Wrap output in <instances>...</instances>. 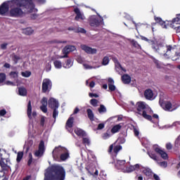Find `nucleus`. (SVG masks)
Masks as SVG:
<instances>
[{"label": "nucleus", "instance_id": "nucleus-25", "mask_svg": "<svg viewBox=\"0 0 180 180\" xmlns=\"http://www.w3.org/2000/svg\"><path fill=\"white\" fill-rule=\"evenodd\" d=\"M174 92L180 91V80H176L172 83Z\"/></svg>", "mask_w": 180, "mask_h": 180}, {"label": "nucleus", "instance_id": "nucleus-54", "mask_svg": "<svg viewBox=\"0 0 180 180\" xmlns=\"http://www.w3.org/2000/svg\"><path fill=\"white\" fill-rule=\"evenodd\" d=\"M141 40H144L145 41H148V43H149V44H151V46H153V43L151 41H151V40L147 39L146 37H141Z\"/></svg>", "mask_w": 180, "mask_h": 180}, {"label": "nucleus", "instance_id": "nucleus-27", "mask_svg": "<svg viewBox=\"0 0 180 180\" xmlns=\"http://www.w3.org/2000/svg\"><path fill=\"white\" fill-rule=\"evenodd\" d=\"M122 81L123 84H129L131 82V77L129 75H124L122 76Z\"/></svg>", "mask_w": 180, "mask_h": 180}, {"label": "nucleus", "instance_id": "nucleus-28", "mask_svg": "<svg viewBox=\"0 0 180 180\" xmlns=\"http://www.w3.org/2000/svg\"><path fill=\"white\" fill-rule=\"evenodd\" d=\"M91 175L93 178V180H98V176L99 175V172L98 171V169H93L91 170Z\"/></svg>", "mask_w": 180, "mask_h": 180}, {"label": "nucleus", "instance_id": "nucleus-5", "mask_svg": "<svg viewBox=\"0 0 180 180\" xmlns=\"http://www.w3.org/2000/svg\"><path fill=\"white\" fill-rule=\"evenodd\" d=\"M156 23L160 25L163 29H167L168 26L172 27L176 31V33H180V14L176 18H174L172 21H164L158 17L155 18Z\"/></svg>", "mask_w": 180, "mask_h": 180}, {"label": "nucleus", "instance_id": "nucleus-2", "mask_svg": "<svg viewBox=\"0 0 180 180\" xmlns=\"http://www.w3.org/2000/svg\"><path fill=\"white\" fill-rule=\"evenodd\" d=\"M136 106L137 110L136 113H138V115H141L144 119H146V120H149L153 123H154L153 119H155L156 122H158V115L154 114L150 106L146 105V103L139 101L136 103Z\"/></svg>", "mask_w": 180, "mask_h": 180}, {"label": "nucleus", "instance_id": "nucleus-43", "mask_svg": "<svg viewBox=\"0 0 180 180\" xmlns=\"http://www.w3.org/2000/svg\"><path fill=\"white\" fill-rule=\"evenodd\" d=\"M75 33H83V34H85V33H86V30H85V29H84L82 27H79V28L76 29V30L75 31Z\"/></svg>", "mask_w": 180, "mask_h": 180}, {"label": "nucleus", "instance_id": "nucleus-52", "mask_svg": "<svg viewBox=\"0 0 180 180\" xmlns=\"http://www.w3.org/2000/svg\"><path fill=\"white\" fill-rule=\"evenodd\" d=\"M134 133L136 137H139V134H140V131H139V129L137 127H134Z\"/></svg>", "mask_w": 180, "mask_h": 180}, {"label": "nucleus", "instance_id": "nucleus-10", "mask_svg": "<svg viewBox=\"0 0 180 180\" xmlns=\"http://www.w3.org/2000/svg\"><path fill=\"white\" fill-rule=\"evenodd\" d=\"M55 153H63L60 155V159L61 161H65L66 160H68L70 158V153H68V150L66 148H56L54 150Z\"/></svg>", "mask_w": 180, "mask_h": 180}, {"label": "nucleus", "instance_id": "nucleus-3", "mask_svg": "<svg viewBox=\"0 0 180 180\" xmlns=\"http://www.w3.org/2000/svg\"><path fill=\"white\" fill-rule=\"evenodd\" d=\"M153 150L148 152V154L152 160L156 161L157 164L162 168H167L168 167V163L165 161L163 162H158V158L156 154L160 155V157L163 160H168V154L161 147L158 146V145H155L153 147ZM156 153V154H155Z\"/></svg>", "mask_w": 180, "mask_h": 180}, {"label": "nucleus", "instance_id": "nucleus-26", "mask_svg": "<svg viewBox=\"0 0 180 180\" xmlns=\"http://www.w3.org/2000/svg\"><path fill=\"white\" fill-rule=\"evenodd\" d=\"M62 53L64 56H60V58H68V54H70V51L67 46L63 48Z\"/></svg>", "mask_w": 180, "mask_h": 180}, {"label": "nucleus", "instance_id": "nucleus-50", "mask_svg": "<svg viewBox=\"0 0 180 180\" xmlns=\"http://www.w3.org/2000/svg\"><path fill=\"white\" fill-rule=\"evenodd\" d=\"M120 150H122V146H117L114 148V152L115 154H117Z\"/></svg>", "mask_w": 180, "mask_h": 180}, {"label": "nucleus", "instance_id": "nucleus-47", "mask_svg": "<svg viewBox=\"0 0 180 180\" xmlns=\"http://www.w3.org/2000/svg\"><path fill=\"white\" fill-rule=\"evenodd\" d=\"M41 106H47V98L43 97L41 101Z\"/></svg>", "mask_w": 180, "mask_h": 180}, {"label": "nucleus", "instance_id": "nucleus-29", "mask_svg": "<svg viewBox=\"0 0 180 180\" xmlns=\"http://www.w3.org/2000/svg\"><path fill=\"white\" fill-rule=\"evenodd\" d=\"M108 82H109L108 88H109L110 91H115L116 86H115V84H115V81H113V79L109 78Z\"/></svg>", "mask_w": 180, "mask_h": 180}, {"label": "nucleus", "instance_id": "nucleus-62", "mask_svg": "<svg viewBox=\"0 0 180 180\" xmlns=\"http://www.w3.org/2000/svg\"><path fill=\"white\" fill-rule=\"evenodd\" d=\"M6 115V110L2 109L0 110V116H5Z\"/></svg>", "mask_w": 180, "mask_h": 180}, {"label": "nucleus", "instance_id": "nucleus-6", "mask_svg": "<svg viewBox=\"0 0 180 180\" xmlns=\"http://www.w3.org/2000/svg\"><path fill=\"white\" fill-rule=\"evenodd\" d=\"M13 4H15L16 6L22 8V9H34V4L33 0H13Z\"/></svg>", "mask_w": 180, "mask_h": 180}, {"label": "nucleus", "instance_id": "nucleus-51", "mask_svg": "<svg viewBox=\"0 0 180 180\" xmlns=\"http://www.w3.org/2000/svg\"><path fill=\"white\" fill-rule=\"evenodd\" d=\"M40 110L44 113H47V105H41L40 106Z\"/></svg>", "mask_w": 180, "mask_h": 180}, {"label": "nucleus", "instance_id": "nucleus-30", "mask_svg": "<svg viewBox=\"0 0 180 180\" xmlns=\"http://www.w3.org/2000/svg\"><path fill=\"white\" fill-rule=\"evenodd\" d=\"M120 129H122V124H117L112 127V128L111 129V133H112L113 134H115V133H118Z\"/></svg>", "mask_w": 180, "mask_h": 180}, {"label": "nucleus", "instance_id": "nucleus-35", "mask_svg": "<svg viewBox=\"0 0 180 180\" xmlns=\"http://www.w3.org/2000/svg\"><path fill=\"white\" fill-rule=\"evenodd\" d=\"M72 66V62L71 61V59H68L65 63L63 64L64 68H71Z\"/></svg>", "mask_w": 180, "mask_h": 180}, {"label": "nucleus", "instance_id": "nucleus-56", "mask_svg": "<svg viewBox=\"0 0 180 180\" xmlns=\"http://www.w3.org/2000/svg\"><path fill=\"white\" fill-rule=\"evenodd\" d=\"M45 122H46V119H44V117H42L40 120V126H41V127H44Z\"/></svg>", "mask_w": 180, "mask_h": 180}, {"label": "nucleus", "instance_id": "nucleus-38", "mask_svg": "<svg viewBox=\"0 0 180 180\" xmlns=\"http://www.w3.org/2000/svg\"><path fill=\"white\" fill-rule=\"evenodd\" d=\"M54 67L58 69H60L63 68V63L60 60H55L53 62Z\"/></svg>", "mask_w": 180, "mask_h": 180}, {"label": "nucleus", "instance_id": "nucleus-63", "mask_svg": "<svg viewBox=\"0 0 180 180\" xmlns=\"http://www.w3.org/2000/svg\"><path fill=\"white\" fill-rule=\"evenodd\" d=\"M7 47H8V44H2L1 45V50H6Z\"/></svg>", "mask_w": 180, "mask_h": 180}, {"label": "nucleus", "instance_id": "nucleus-45", "mask_svg": "<svg viewBox=\"0 0 180 180\" xmlns=\"http://www.w3.org/2000/svg\"><path fill=\"white\" fill-rule=\"evenodd\" d=\"M102 64L103 65H108V64H109V57L108 56L104 57L103 59Z\"/></svg>", "mask_w": 180, "mask_h": 180}, {"label": "nucleus", "instance_id": "nucleus-18", "mask_svg": "<svg viewBox=\"0 0 180 180\" xmlns=\"http://www.w3.org/2000/svg\"><path fill=\"white\" fill-rule=\"evenodd\" d=\"M49 106L51 109H58V101L54 98H51L49 100Z\"/></svg>", "mask_w": 180, "mask_h": 180}, {"label": "nucleus", "instance_id": "nucleus-17", "mask_svg": "<svg viewBox=\"0 0 180 180\" xmlns=\"http://www.w3.org/2000/svg\"><path fill=\"white\" fill-rule=\"evenodd\" d=\"M112 60L114 61V63L115 64V70H116V71H117V72H119V74H122V72H120V71H123L124 72H126V69H124V68H123V67H122V65L119 63V60H117V58H112Z\"/></svg>", "mask_w": 180, "mask_h": 180}, {"label": "nucleus", "instance_id": "nucleus-53", "mask_svg": "<svg viewBox=\"0 0 180 180\" xmlns=\"http://www.w3.org/2000/svg\"><path fill=\"white\" fill-rule=\"evenodd\" d=\"M103 129H105V124L104 123H100L97 127V130H102Z\"/></svg>", "mask_w": 180, "mask_h": 180}, {"label": "nucleus", "instance_id": "nucleus-7", "mask_svg": "<svg viewBox=\"0 0 180 180\" xmlns=\"http://www.w3.org/2000/svg\"><path fill=\"white\" fill-rule=\"evenodd\" d=\"M102 25H103V18H102L99 14L96 13V15L91 16V27H96V30H99V29L102 27Z\"/></svg>", "mask_w": 180, "mask_h": 180}, {"label": "nucleus", "instance_id": "nucleus-24", "mask_svg": "<svg viewBox=\"0 0 180 180\" xmlns=\"http://www.w3.org/2000/svg\"><path fill=\"white\" fill-rule=\"evenodd\" d=\"M122 117L114 116L108 119L107 122H110L111 123H117V122H122Z\"/></svg>", "mask_w": 180, "mask_h": 180}, {"label": "nucleus", "instance_id": "nucleus-22", "mask_svg": "<svg viewBox=\"0 0 180 180\" xmlns=\"http://www.w3.org/2000/svg\"><path fill=\"white\" fill-rule=\"evenodd\" d=\"M75 133L79 137H86V132H85V131L82 130V129L77 128L75 129Z\"/></svg>", "mask_w": 180, "mask_h": 180}, {"label": "nucleus", "instance_id": "nucleus-11", "mask_svg": "<svg viewBox=\"0 0 180 180\" xmlns=\"http://www.w3.org/2000/svg\"><path fill=\"white\" fill-rule=\"evenodd\" d=\"M10 15L11 18H20L23 15V11L19 7H15L10 10Z\"/></svg>", "mask_w": 180, "mask_h": 180}, {"label": "nucleus", "instance_id": "nucleus-49", "mask_svg": "<svg viewBox=\"0 0 180 180\" xmlns=\"http://www.w3.org/2000/svg\"><path fill=\"white\" fill-rule=\"evenodd\" d=\"M91 103L93 106H98V103H99V101H98V100L96 99H91Z\"/></svg>", "mask_w": 180, "mask_h": 180}, {"label": "nucleus", "instance_id": "nucleus-20", "mask_svg": "<svg viewBox=\"0 0 180 180\" xmlns=\"http://www.w3.org/2000/svg\"><path fill=\"white\" fill-rule=\"evenodd\" d=\"M126 167V160H117L115 163V167L117 169H120L123 172Z\"/></svg>", "mask_w": 180, "mask_h": 180}, {"label": "nucleus", "instance_id": "nucleus-57", "mask_svg": "<svg viewBox=\"0 0 180 180\" xmlns=\"http://www.w3.org/2000/svg\"><path fill=\"white\" fill-rule=\"evenodd\" d=\"M91 122H98V119L94 116V113L91 112Z\"/></svg>", "mask_w": 180, "mask_h": 180}, {"label": "nucleus", "instance_id": "nucleus-13", "mask_svg": "<svg viewBox=\"0 0 180 180\" xmlns=\"http://www.w3.org/2000/svg\"><path fill=\"white\" fill-rule=\"evenodd\" d=\"M27 115L30 120H32L33 117L36 118V116H37V112L36 111H33L32 113V101H29L27 103Z\"/></svg>", "mask_w": 180, "mask_h": 180}, {"label": "nucleus", "instance_id": "nucleus-48", "mask_svg": "<svg viewBox=\"0 0 180 180\" xmlns=\"http://www.w3.org/2000/svg\"><path fill=\"white\" fill-rule=\"evenodd\" d=\"M58 116V111L57 110V108H55L53 109V117L56 120Z\"/></svg>", "mask_w": 180, "mask_h": 180}, {"label": "nucleus", "instance_id": "nucleus-59", "mask_svg": "<svg viewBox=\"0 0 180 180\" xmlns=\"http://www.w3.org/2000/svg\"><path fill=\"white\" fill-rule=\"evenodd\" d=\"M109 137H110V134H109L108 133H105L104 134H103V140H108V139H109Z\"/></svg>", "mask_w": 180, "mask_h": 180}, {"label": "nucleus", "instance_id": "nucleus-39", "mask_svg": "<svg viewBox=\"0 0 180 180\" xmlns=\"http://www.w3.org/2000/svg\"><path fill=\"white\" fill-rule=\"evenodd\" d=\"M24 34H26L27 36H30V34H33V30L32 28H26L23 30Z\"/></svg>", "mask_w": 180, "mask_h": 180}, {"label": "nucleus", "instance_id": "nucleus-21", "mask_svg": "<svg viewBox=\"0 0 180 180\" xmlns=\"http://www.w3.org/2000/svg\"><path fill=\"white\" fill-rule=\"evenodd\" d=\"M74 12L76 14V16L75 18V20H84V15H82V13H81V11H79V8L78 7L75 8L74 9Z\"/></svg>", "mask_w": 180, "mask_h": 180}, {"label": "nucleus", "instance_id": "nucleus-9", "mask_svg": "<svg viewBox=\"0 0 180 180\" xmlns=\"http://www.w3.org/2000/svg\"><path fill=\"white\" fill-rule=\"evenodd\" d=\"M53 88V82L50 79H44L42 82L41 92L42 94H47L50 92Z\"/></svg>", "mask_w": 180, "mask_h": 180}, {"label": "nucleus", "instance_id": "nucleus-31", "mask_svg": "<svg viewBox=\"0 0 180 180\" xmlns=\"http://www.w3.org/2000/svg\"><path fill=\"white\" fill-rule=\"evenodd\" d=\"M18 94L20 96H26L27 95V90L25 87H19Z\"/></svg>", "mask_w": 180, "mask_h": 180}, {"label": "nucleus", "instance_id": "nucleus-55", "mask_svg": "<svg viewBox=\"0 0 180 180\" xmlns=\"http://www.w3.org/2000/svg\"><path fill=\"white\" fill-rule=\"evenodd\" d=\"M67 47H68L69 51H70V53H71V51H74L75 50V46L68 45Z\"/></svg>", "mask_w": 180, "mask_h": 180}, {"label": "nucleus", "instance_id": "nucleus-37", "mask_svg": "<svg viewBox=\"0 0 180 180\" xmlns=\"http://www.w3.org/2000/svg\"><path fill=\"white\" fill-rule=\"evenodd\" d=\"M80 47L82 50H84L86 53H88L89 54L91 53V47L84 44H82Z\"/></svg>", "mask_w": 180, "mask_h": 180}, {"label": "nucleus", "instance_id": "nucleus-60", "mask_svg": "<svg viewBox=\"0 0 180 180\" xmlns=\"http://www.w3.org/2000/svg\"><path fill=\"white\" fill-rule=\"evenodd\" d=\"M131 43L133 44V46H134V47H136V49H139V47H140L139 43H137V41L132 40Z\"/></svg>", "mask_w": 180, "mask_h": 180}, {"label": "nucleus", "instance_id": "nucleus-14", "mask_svg": "<svg viewBox=\"0 0 180 180\" xmlns=\"http://www.w3.org/2000/svg\"><path fill=\"white\" fill-rule=\"evenodd\" d=\"M0 167L1 169L0 170V172H4L5 171H8L9 166L8 165V163H5V158L2 157V153H0Z\"/></svg>", "mask_w": 180, "mask_h": 180}, {"label": "nucleus", "instance_id": "nucleus-46", "mask_svg": "<svg viewBox=\"0 0 180 180\" xmlns=\"http://www.w3.org/2000/svg\"><path fill=\"white\" fill-rule=\"evenodd\" d=\"M32 162H33V156L32 155V153H30L29 154V160L27 161L28 167H30V165H32Z\"/></svg>", "mask_w": 180, "mask_h": 180}, {"label": "nucleus", "instance_id": "nucleus-1", "mask_svg": "<svg viewBox=\"0 0 180 180\" xmlns=\"http://www.w3.org/2000/svg\"><path fill=\"white\" fill-rule=\"evenodd\" d=\"M65 169L63 166L53 165L44 173V180H65Z\"/></svg>", "mask_w": 180, "mask_h": 180}, {"label": "nucleus", "instance_id": "nucleus-33", "mask_svg": "<svg viewBox=\"0 0 180 180\" xmlns=\"http://www.w3.org/2000/svg\"><path fill=\"white\" fill-rule=\"evenodd\" d=\"M9 76L11 77V78H13V79H18V78H19V72H11L9 73Z\"/></svg>", "mask_w": 180, "mask_h": 180}, {"label": "nucleus", "instance_id": "nucleus-23", "mask_svg": "<svg viewBox=\"0 0 180 180\" xmlns=\"http://www.w3.org/2000/svg\"><path fill=\"white\" fill-rule=\"evenodd\" d=\"M142 172L148 176V178H151L153 176V171H151V169L148 167H143L142 169Z\"/></svg>", "mask_w": 180, "mask_h": 180}, {"label": "nucleus", "instance_id": "nucleus-36", "mask_svg": "<svg viewBox=\"0 0 180 180\" xmlns=\"http://www.w3.org/2000/svg\"><path fill=\"white\" fill-rule=\"evenodd\" d=\"M22 158H23V152L19 151L17 154L16 162L19 164V162L22 161Z\"/></svg>", "mask_w": 180, "mask_h": 180}, {"label": "nucleus", "instance_id": "nucleus-61", "mask_svg": "<svg viewBox=\"0 0 180 180\" xmlns=\"http://www.w3.org/2000/svg\"><path fill=\"white\" fill-rule=\"evenodd\" d=\"M167 150H172V144L171 143H167L166 144Z\"/></svg>", "mask_w": 180, "mask_h": 180}, {"label": "nucleus", "instance_id": "nucleus-8", "mask_svg": "<svg viewBox=\"0 0 180 180\" xmlns=\"http://www.w3.org/2000/svg\"><path fill=\"white\" fill-rule=\"evenodd\" d=\"M159 103L164 110H167L168 112L176 110V109H178V107L179 106V105H172L171 102L164 101L161 98L160 99Z\"/></svg>", "mask_w": 180, "mask_h": 180}, {"label": "nucleus", "instance_id": "nucleus-41", "mask_svg": "<svg viewBox=\"0 0 180 180\" xmlns=\"http://www.w3.org/2000/svg\"><path fill=\"white\" fill-rule=\"evenodd\" d=\"M22 77H25V78H29V77H30V75H32V72L30 71H25V72H22L21 73Z\"/></svg>", "mask_w": 180, "mask_h": 180}, {"label": "nucleus", "instance_id": "nucleus-32", "mask_svg": "<svg viewBox=\"0 0 180 180\" xmlns=\"http://www.w3.org/2000/svg\"><path fill=\"white\" fill-rule=\"evenodd\" d=\"M73 124H74V117H70L66 122V127H69V129H71Z\"/></svg>", "mask_w": 180, "mask_h": 180}, {"label": "nucleus", "instance_id": "nucleus-64", "mask_svg": "<svg viewBox=\"0 0 180 180\" xmlns=\"http://www.w3.org/2000/svg\"><path fill=\"white\" fill-rule=\"evenodd\" d=\"M135 178L137 180H144V179L143 178V176H141V174L137 175Z\"/></svg>", "mask_w": 180, "mask_h": 180}, {"label": "nucleus", "instance_id": "nucleus-42", "mask_svg": "<svg viewBox=\"0 0 180 180\" xmlns=\"http://www.w3.org/2000/svg\"><path fill=\"white\" fill-rule=\"evenodd\" d=\"M99 113H105L106 112V107L103 105H101L100 108H98Z\"/></svg>", "mask_w": 180, "mask_h": 180}, {"label": "nucleus", "instance_id": "nucleus-58", "mask_svg": "<svg viewBox=\"0 0 180 180\" xmlns=\"http://www.w3.org/2000/svg\"><path fill=\"white\" fill-rule=\"evenodd\" d=\"M77 61L79 64H82L84 63V58H82V57H81V56H78L77 58Z\"/></svg>", "mask_w": 180, "mask_h": 180}, {"label": "nucleus", "instance_id": "nucleus-12", "mask_svg": "<svg viewBox=\"0 0 180 180\" xmlns=\"http://www.w3.org/2000/svg\"><path fill=\"white\" fill-rule=\"evenodd\" d=\"M144 97L148 101H154L157 97V94L153 90L148 89L144 91Z\"/></svg>", "mask_w": 180, "mask_h": 180}, {"label": "nucleus", "instance_id": "nucleus-40", "mask_svg": "<svg viewBox=\"0 0 180 180\" xmlns=\"http://www.w3.org/2000/svg\"><path fill=\"white\" fill-rule=\"evenodd\" d=\"M6 80V75L4 72L0 73V84H3Z\"/></svg>", "mask_w": 180, "mask_h": 180}, {"label": "nucleus", "instance_id": "nucleus-34", "mask_svg": "<svg viewBox=\"0 0 180 180\" xmlns=\"http://www.w3.org/2000/svg\"><path fill=\"white\" fill-rule=\"evenodd\" d=\"M82 143L85 146V147H86V146L89 147L91 144V141H89V139L86 138V136L82 137Z\"/></svg>", "mask_w": 180, "mask_h": 180}, {"label": "nucleus", "instance_id": "nucleus-15", "mask_svg": "<svg viewBox=\"0 0 180 180\" xmlns=\"http://www.w3.org/2000/svg\"><path fill=\"white\" fill-rule=\"evenodd\" d=\"M44 154V141H41L39 145L38 150L34 153L35 157H41Z\"/></svg>", "mask_w": 180, "mask_h": 180}, {"label": "nucleus", "instance_id": "nucleus-4", "mask_svg": "<svg viewBox=\"0 0 180 180\" xmlns=\"http://www.w3.org/2000/svg\"><path fill=\"white\" fill-rule=\"evenodd\" d=\"M152 43V49L155 51V53H158L165 58H169L171 57V53H174L175 51V48L168 46H167L165 44L154 41H151Z\"/></svg>", "mask_w": 180, "mask_h": 180}, {"label": "nucleus", "instance_id": "nucleus-16", "mask_svg": "<svg viewBox=\"0 0 180 180\" xmlns=\"http://www.w3.org/2000/svg\"><path fill=\"white\" fill-rule=\"evenodd\" d=\"M139 168H140V165L139 164H136L134 166L130 165L129 167L125 165V167L124 168V170L122 171V172L129 174L130 172H133V171H137Z\"/></svg>", "mask_w": 180, "mask_h": 180}, {"label": "nucleus", "instance_id": "nucleus-44", "mask_svg": "<svg viewBox=\"0 0 180 180\" xmlns=\"http://www.w3.org/2000/svg\"><path fill=\"white\" fill-rule=\"evenodd\" d=\"M174 146H175V147H176V148H179V147H180V135L176 138L175 143H174Z\"/></svg>", "mask_w": 180, "mask_h": 180}, {"label": "nucleus", "instance_id": "nucleus-19", "mask_svg": "<svg viewBox=\"0 0 180 180\" xmlns=\"http://www.w3.org/2000/svg\"><path fill=\"white\" fill-rule=\"evenodd\" d=\"M9 11V5L6 2H4L0 6V15L4 16Z\"/></svg>", "mask_w": 180, "mask_h": 180}]
</instances>
